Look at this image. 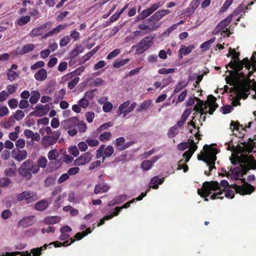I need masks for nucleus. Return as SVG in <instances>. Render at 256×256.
<instances>
[{
  "instance_id": "obj_1",
  "label": "nucleus",
  "mask_w": 256,
  "mask_h": 256,
  "mask_svg": "<svg viewBox=\"0 0 256 256\" xmlns=\"http://www.w3.org/2000/svg\"><path fill=\"white\" fill-rule=\"evenodd\" d=\"M228 66L233 70L228 71L230 76L234 78V80H232V82H230L228 80V77H226V78L228 84L234 86V88H230V92H232V89H236V84L237 82L242 80L240 78H242V80L246 78V74L243 72H240V71L243 68L244 66H245L246 69L249 70L251 68V64L248 58H246L241 60V62H237L236 61L230 60L228 64L226 65V68Z\"/></svg>"
},
{
  "instance_id": "obj_2",
  "label": "nucleus",
  "mask_w": 256,
  "mask_h": 256,
  "mask_svg": "<svg viewBox=\"0 0 256 256\" xmlns=\"http://www.w3.org/2000/svg\"><path fill=\"white\" fill-rule=\"evenodd\" d=\"M253 70H248L247 77L242 80H238L236 82V89L238 94L243 99H246L250 94V91L251 89L252 82H254V80L250 79V76L254 74Z\"/></svg>"
},
{
  "instance_id": "obj_3",
  "label": "nucleus",
  "mask_w": 256,
  "mask_h": 256,
  "mask_svg": "<svg viewBox=\"0 0 256 256\" xmlns=\"http://www.w3.org/2000/svg\"><path fill=\"white\" fill-rule=\"evenodd\" d=\"M38 172V168L30 160L24 162L19 168L20 174L26 180H29L32 177V174H36Z\"/></svg>"
},
{
  "instance_id": "obj_4",
  "label": "nucleus",
  "mask_w": 256,
  "mask_h": 256,
  "mask_svg": "<svg viewBox=\"0 0 256 256\" xmlns=\"http://www.w3.org/2000/svg\"><path fill=\"white\" fill-rule=\"evenodd\" d=\"M203 150L200 154L198 155V160L205 163L208 162L209 160L214 162L216 160V154L218 153V149L212 148L211 146L206 144L204 146Z\"/></svg>"
},
{
  "instance_id": "obj_5",
  "label": "nucleus",
  "mask_w": 256,
  "mask_h": 256,
  "mask_svg": "<svg viewBox=\"0 0 256 256\" xmlns=\"http://www.w3.org/2000/svg\"><path fill=\"white\" fill-rule=\"evenodd\" d=\"M218 188V183L217 182H205L202 184V189L198 190V194L201 197L204 198L205 201H208L206 198L211 194L212 190H216Z\"/></svg>"
},
{
  "instance_id": "obj_6",
  "label": "nucleus",
  "mask_w": 256,
  "mask_h": 256,
  "mask_svg": "<svg viewBox=\"0 0 256 256\" xmlns=\"http://www.w3.org/2000/svg\"><path fill=\"white\" fill-rule=\"evenodd\" d=\"M37 194L30 190H26L16 194V199L18 201L25 200L26 204H30L38 200Z\"/></svg>"
},
{
  "instance_id": "obj_7",
  "label": "nucleus",
  "mask_w": 256,
  "mask_h": 256,
  "mask_svg": "<svg viewBox=\"0 0 256 256\" xmlns=\"http://www.w3.org/2000/svg\"><path fill=\"white\" fill-rule=\"evenodd\" d=\"M153 40L152 36H146L142 39L136 46V54H140L146 51L152 45Z\"/></svg>"
},
{
  "instance_id": "obj_8",
  "label": "nucleus",
  "mask_w": 256,
  "mask_h": 256,
  "mask_svg": "<svg viewBox=\"0 0 256 256\" xmlns=\"http://www.w3.org/2000/svg\"><path fill=\"white\" fill-rule=\"evenodd\" d=\"M114 148L112 146H108L105 148V145L102 144L96 151V158H100L103 155L106 158L110 157L114 153Z\"/></svg>"
},
{
  "instance_id": "obj_9",
  "label": "nucleus",
  "mask_w": 256,
  "mask_h": 256,
  "mask_svg": "<svg viewBox=\"0 0 256 256\" xmlns=\"http://www.w3.org/2000/svg\"><path fill=\"white\" fill-rule=\"evenodd\" d=\"M92 155L90 152H86L82 154L76 159L74 162L75 166H82L89 162L92 159Z\"/></svg>"
},
{
  "instance_id": "obj_10",
  "label": "nucleus",
  "mask_w": 256,
  "mask_h": 256,
  "mask_svg": "<svg viewBox=\"0 0 256 256\" xmlns=\"http://www.w3.org/2000/svg\"><path fill=\"white\" fill-rule=\"evenodd\" d=\"M78 122V118L77 116H72L63 120L61 122V124L64 130H68L76 128Z\"/></svg>"
},
{
  "instance_id": "obj_11",
  "label": "nucleus",
  "mask_w": 256,
  "mask_h": 256,
  "mask_svg": "<svg viewBox=\"0 0 256 256\" xmlns=\"http://www.w3.org/2000/svg\"><path fill=\"white\" fill-rule=\"evenodd\" d=\"M170 12L168 10H162L154 13L152 16L146 20V22L159 21L163 16Z\"/></svg>"
},
{
  "instance_id": "obj_12",
  "label": "nucleus",
  "mask_w": 256,
  "mask_h": 256,
  "mask_svg": "<svg viewBox=\"0 0 256 256\" xmlns=\"http://www.w3.org/2000/svg\"><path fill=\"white\" fill-rule=\"evenodd\" d=\"M12 156L15 160L22 162L26 159L28 156V152L25 150L14 149L12 152Z\"/></svg>"
},
{
  "instance_id": "obj_13",
  "label": "nucleus",
  "mask_w": 256,
  "mask_h": 256,
  "mask_svg": "<svg viewBox=\"0 0 256 256\" xmlns=\"http://www.w3.org/2000/svg\"><path fill=\"white\" fill-rule=\"evenodd\" d=\"M249 158L251 159L252 162L249 164H241L240 170L242 173L241 176L247 174L249 170L256 168V161L254 160V156H250Z\"/></svg>"
},
{
  "instance_id": "obj_14",
  "label": "nucleus",
  "mask_w": 256,
  "mask_h": 256,
  "mask_svg": "<svg viewBox=\"0 0 256 256\" xmlns=\"http://www.w3.org/2000/svg\"><path fill=\"white\" fill-rule=\"evenodd\" d=\"M196 101L197 102V104H195L194 108V114L196 116L200 114V116H202L204 114H207L208 112H204V110L202 108V106L204 104V102L199 98H196Z\"/></svg>"
},
{
  "instance_id": "obj_15",
  "label": "nucleus",
  "mask_w": 256,
  "mask_h": 256,
  "mask_svg": "<svg viewBox=\"0 0 256 256\" xmlns=\"http://www.w3.org/2000/svg\"><path fill=\"white\" fill-rule=\"evenodd\" d=\"M52 22L50 21L46 22L42 24L39 28H34L30 32V36L32 37H36L42 35L44 33V30L48 26H51Z\"/></svg>"
},
{
  "instance_id": "obj_16",
  "label": "nucleus",
  "mask_w": 256,
  "mask_h": 256,
  "mask_svg": "<svg viewBox=\"0 0 256 256\" xmlns=\"http://www.w3.org/2000/svg\"><path fill=\"white\" fill-rule=\"evenodd\" d=\"M216 98L212 95L208 96V102L209 110L208 112L210 114H212L214 110L218 108V104L216 102Z\"/></svg>"
},
{
  "instance_id": "obj_17",
  "label": "nucleus",
  "mask_w": 256,
  "mask_h": 256,
  "mask_svg": "<svg viewBox=\"0 0 256 256\" xmlns=\"http://www.w3.org/2000/svg\"><path fill=\"white\" fill-rule=\"evenodd\" d=\"M35 109L36 110L30 112L29 114L30 116H36V112H42V116L46 115L50 110V106L48 104L42 105L38 104L36 106Z\"/></svg>"
},
{
  "instance_id": "obj_18",
  "label": "nucleus",
  "mask_w": 256,
  "mask_h": 256,
  "mask_svg": "<svg viewBox=\"0 0 256 256\" xmlns=\"http://www.w3.org/2000/svg\"><path fill=\"white\" fill-rule=\"evenodd\" d=\"M50 202L46 199H42L35 204V209L39 212H42L48 208L50 205Z\"/></svg>"
},
{
  "instance_id": "obj_19",
  "label": "nucleus",
  "mask_w": 256,
  "mask_h": 256,
  "mask_svg": "<svg viewBox=\"0 0 256 256\" xmlns=\"http://www.w3.org/2000/svg\"><path fill=\"white\" fill-rule=\"evenodd\" d=\"M110 186H109L107 184L102 183L98 184L95 186L94 190V193L95 194H98L100 193L106 192L110 189Z\"/></svg>"
},
{
  "instance_id": "obj_20",
  "label": "nucleus",
  "mask_w": 256,
  "mask_h": 256,
  "mask_svg": "<svg viewBox=\"0 0 256 256\" xmlns=\"http://www.w3.org/2000/svg\"><path fill=\"white\" fill-rule=\"evenodd\" d=\"M252 124V122H250L248 123V124L246 126L244 127L242 124H240L238 121H233L232 120L230 124V128L232 132H234V130H239L240 128H241L242 130H245V128H250V127L251 124Z\"/></svg>"
},
{
  "instance_id": "obj_21",
  "label": "nucleus",
  "mask_w": 256,
  "mask_h": 256,
  "mask_svg": "<svg viewBox=\"0 0 256 256\" xmlns=\"http://www.w3.org/2000/svg\"><path fill=\"white\" fill-rule=\"evenodd\" d=\"M164 180V178H160L158 176H155L151 179L150 183V186H151V188H152L153 189H158V186L162 184Z\"/></svg>"
},
{
  "instance_id": "obj_22",
  "label": "nucleus",
  "mask_w": 256,
  "mask_h": 256,
  "mask_svg": "<svg viewBox=\"0 0 256 256\" xmlns=\"http://www.w3.org/2000/svg\"><path fill=\"white\" fill-rule=\"evenodd\" d=\"M48 76L46 70L44 68H41L38 70L34 75V77L37 80L43 81L45 80Z\"/></svg>"
},
{
  "instance_id": "obj_23",
  "label": "nucleus",
  "mask_w": 256,
  "mask_h": 256,
  "mask_svg": "<svg viewBox=\"0 0 256 256\" xmlns=\"http://www.w3.org/2000/svg\"><path fill=\"white\" fill-rule=\"evenodd\" d=\"M42 142L43 146L46 148L54 145L57 142L51 136H44Z\"/></svg>"
},
{
  "instance_id": "obj_24",
  "label": "nucleus",
  "mask_w": 256,
  "mask_h": 256,
  "mask_svg": "<svg viewBox=\"0 0 256 256\" xmlns=\"http://www.w3.org/2000/svg\"><path fill=\"white\" fill-rule=\"evenodd\" d=\"M60 220V217L59 216H48L44 219V222L48 225L54 224L58 223Z\"/></svg>"
},
{
  "instance_id": "obj_25",
  "label": "nucleus",
  "mask_w": 256,
  "mask_h": 256,
  "mask_svg": "<svg viewBox=\"0 0 256 256\" xmlns=\"http://www.w3.org/2000/svg\"><path fill=\"white\" fill-rule=\"evenodd\" d=\"M229 186L234 188L236 194H240L241 195L250 194L252 192V190L248 192H244V188L242 186H238L236 184H231Z\"/></svg>"
},
{
  "instance_id": "obj_26",
  "label": "nucleus",
  "mask_w": 256,
  "mask_h": 256,
  "mask_svg": "<svg viewBox=\"0 0 256 256\" xmlns=\"http://www.w3.org/2000/svg\"><path fill=\"white\" fill-rule=\"evenodd\" d=\"M191 110L190 108L186 109L182 114L180 119L178 120L176 124L178 126H182L187 120L188 116L191 113Z\"/></svg>"
},
{
  "instance_id": "obj_27",
  "label": "nucleus",
  "mask_w": 256,
  "mask_h": 256,
  "mask_svg": "<svg viewBox=\"0 0 256 256\" xmlns=\"http://www.w3.org/2000/svg\"><path fill=\"white\" fill-rule=\"evenodd\" d=\"M34 218L33 216L24 217L20 222V224L24 227L30 226L34 224Z\"/></svg>"
},
{
  "instance_id": "obj_28",
  "label": "nucleus",
  "mask_w": 256,
  "mask_h": 256,
  "mask_svg": "<svg viewBox=\"0 0 256 256\" xmlns=\"http://www.w3.org/2000/svg\"><path fill=\"white\" fill-rule=\"evenodd\" d=\"M230 56H232V61H236L237 62H241V61L240 60L239 56L240 53L237 52L234 49H232L231 48H228V53L226 54L228 57H229Z\"/></svg>"
},
{
  "instance_id": "obj_29",
  "label": "nucleus",
  "mask_w": 256,
  "mask_h": 256,
  "mask_svg": "<svg viewBox=\"0 0 256 256\" xmlns=\"http://www.w3.org/2000/svg\"><path fill=\"white\" fill-rule=\"evenodd\" d=\"M151 22H146V20L145 22H142V24H139L138 26V28L140 30H153L156 29L158 26L159 25H156L154 24H152V27L150 28L149 25L146 24L145 23H150Z\"/></svg>"
},
{
  "instance_id": "obj_30",
  "label": "nucleus",
  "mask_w": 256,
  "mask_h": 256,
  "mask_svg": "<svg viewBox=\"0 0 256 256\" xmlns=\"http://www.w3.org/2000/svg\"><path fill=\"white\" fill-rule=\"evenodd\" d=\"M196 150V148L194 146L192 149L189 148L188 150L185 152L182 155L184 158H185L184 162H188L192 156L194 152Z\"/></svg>"
},
{
  "instance_id": "obj_31",
  "label": "nucleus",
  "mask_w": 256,
  "mask_h": 256,
  "mask_svg": "<svg viewBox=\"0 0 256 256\" xmlns=\"http://www.w3.org/2000/svg\"><path fill=\"white\" fill-rule=\"evenodd\" d=\"M40 96V93L38 90H34L32 92V96L29 100V101L32 104H36Z\"/></svg>"
},
{
  "instance_id": "obj_32",
  "label": "nucleus",
  "mask_w": 256,
  "mask_h": 256,
  "mask_svg": "<svg viewBox=\"0 0 256 256\" xmlns=\"http://www.w3.org/2000/svg\"><path fill=\"white\" fill-rule=\"evenodd\" d=\"M47 159L44 156H40V158L37 160V164H36V166L38 168V172L40 170V168H44L46 166L47 164Z\"/></svg>"
},
{
  "instance_id": "obj_33",
  "label": "nucleus",
  "mask_w": 256,
  "mask_h": 256,
  "mask_svg": "<svg viewBox=\"0 0 256 256\" xmlns=\"http://www.w3.org/2000/svg\"><path fill=\"white\" fill-rule=\"evenodd\" d=\"M232 18V14H230L226 18L220 21L218 24L222 28L224 29L230 23Z\"/></svg>"
},
{
  "instance_id": "obj_34",
  "label": "nucleus",
  "mask_w": 256,
  "mask_h": 256,
  "mask_svg": "<svg viewBox=\"0 0 256 256\" xmlns=\"http://www.w3.org/2000/svg\"><path fill=\"white\" fill-rule=\"evenodd\" d=\"M59 156V153L56 149L50 150L48 154V157L49 160H56Z\"/></svg>"
},
{
  "instance_id": "obj_35",
  "label": "nucleus",
  "mask_w": 256,
  "mask_h": 256,
  "mask_svg": "<svg viewBox=\"0 0 256 256\" xmlns=\"http://www.w3.org/2000/svg\"><path fill=\"white\" fill-rule=\"evenodd\" d=\"M56 178L54 176H49L47 177L44 182V184L46 187H50L54 186L56 183Z\"/></svg>"
},
{
  "instance_id": "obj_36",
  "label": "nucleus",
  "mask_w": 256,
  "mask_h": 256,
  "mask_svg": "<svg viewBox=\"0 0 256 256\" xmlns=\"http://www.w3.org/2000/svg\"><path fill=\"white\" fill-rule=\"evenodd\" d=\"M34 48V45L32 44H28L24 45L20 52L22 54H26L28 52L32 51Z\"/></svg>"
},
{
  "instance_id": "obj_37",
  "label": "nucleus",
  "mask_w": 256,
  "mask_h": 256,
  "mask_svg": "<svg viewBox=\"0 0 256 256\" xmlns=\"http://www.w3.org/2000/svg\"><path fill=\"white\" fill-rule=\"evenodd\" d=\"M152 104V100H144L140 105V106L138 108L136 112H140L142 110H146L148 106Z\"/></svg>"
},
{
  "instance_id": "obj_38",
  "label": "nucleus",
  "mask_w": 256,
  "mask_h": 256,
  "mask_svg": "<svg viewBox=\"0 0 256 256\" xmlns=\"http://www.w3.org/2000/svg\"><path fill=\"white\" fill-rule=\"evenodd\" d=\"M24 116V112L22 110H17L14 116H11L10 117V120H12V119H16L17 120H22Z\"/></svg>"
},
{
  "instance_id": "obj_39",
  "label": "nucleus",
  "mask_w": 256,
  "mask_h": 256,
  "mask_svg": "<svg viewBox=\"0 0 256 256\" xmlns=\"http://www.w3.org/2000/svg\"><path fill=\"white\" fill-rule=\"evenodd\" d=\"M244 185L242 186L244 188V192H248L250 190H252V192L254 190V187L250 184H248L244 178H239Z\"/></svg>"
},
{
  "instance_id": "obj_40",
  "label": "nucleus",
  "mask_w": 256,
  "mask_h": 256,
  "mask_svg": "<svg viewBox=\"0 0 256 256\" xmlns=\"http://www.w3.org/2000/svg\"><path fill=\"white\" fill-rule=\"evenodd\" d=\"M188 84V82H185L184 80H180L178 82L177 85L176 86L174 90V93L176 94L179 92L180 90H182L183 88H185Z\"/></svg>"
},
{
  "instance_id": "obj_41",
  "label": "nucleus",
  "mask_w": 256,
  "mask_h": 256,
  "mask_svg": "<svg viewBox=\"0 0 256 256\" xmlns=\"http://www.w3.org/2000/svg\"><path fill=\"white\" fill-rule=\"evenodd\" d=\"M129 62L128 59L120 60L116 59L113 63V66L115 68H119L120 66L124 65Z\"/></svg>"
},
{
  "instance_id": "obj_42",
  "label": "nucleus",
  "mask_w": 256,
  "mask_h": 256,
  "mask_svg": "<svg viewBox=\"0 0 256 256\" xmlns=\"http://www.w3.org/2000/svg\"><path fill=\"white\" fill-rule=\"evenodd\" d=\"M194 48V46L193 45H190L188 47H186L182 45L181 46L180 50V52L184 54V55H187L191 52Z\"/></svg>"
},
{
  "instance_id": "obj_43",
  "label": "nucleus",
  "mask_w": 256,
  "mask_h": 256,
  "mask_svg": "<svg viewBox=\"0 0 256 256\" xmlns=\"http://www.w3.org/2000/svg\"><path fill=\"white\" fill-rule=\"evenodd\" d=\"M80 81V78L75 76L68 83V87L70 90L73 89Z\"/></svg>"
},
{
  "instance_id": "obj_44",
  "label": "nucleus",
  "mask_w": 256,
  "mask_h": 256,
  "mask_svg": "<svg viewBox=\"0 0 256 256\" xmlns=\"http://www.w3.org/2000/svg\"><path fill=\"white\" fill-rule=\"evenodd\" d=\"M232 174L234 175V179L236 180H239V176H241L242 173L240 170V168L236 167L232 169V168L230 169Z\"/></svg>"
},
{
  "instance_id": "obj_45",
  "label": "nucleus",
  "mask_w": 256,
  "mask_h": 256,
  "mask_svg": "<svg viewBox=\"0 0 256 256\" xmlns=\"http://www.w3.org/2000/svg\"><path fill=\"white\" fill-rule=\"evenodd\" d=\"M112 134L110 132H105L99 136V139L102 142H106L110 140Z\"/></svg>"
},
{
  "instance_id": "obj_46",
  "label": "nucleus",
  "mask_w": 256,
  "mask_h": 256,
  "mask_svg": "<svg viewBox=\"0 0 256 256\" xmlns=\"http://www.w3.org/2000/svg\"><path fill=\"white\" fill-rule=\"evenodd\" d=\"M216 39L215 37L212 38L210 40L202 43L200 46V48H204L205 50H208L209 49L210 45L215 42Z\"/></svg>"
},
{
  "instance_id": "obj_47",
  "label": "nucleus",
  "mask_w": 256,
  "mask_h": 256,
  "mask_svg": "<svg viewBox=\"0 0 256 256\" xmlns=\"http://www.w3.org/2000/svg\"><path fill=\"white\" fill-rule=\"evenodd\" d=\"M8 78L11 82L15 80L18 77V74L11 69H8L7 73Z\"/></svg>"
},
{
  "instance_id": "obj_48",
  "label": "nucleus",
  "mask_w": 256,
  "mask_h": 256,
  "mask_svg": "<svg viewBox=\"0 0 256 256\" xmlns=\"http://www.w3.org/2000/svg\"><path fill=\"white\" fill-rule=\"evenodd\" d=\"M152 162L147 160L143 161L141 164L142 168L145 170H150L152 168Z\"/></svg>"
},
{
  "instance_id": "obj_49",
  "label": "nucleus",
  "mask_w": 256,
  "mask_h": 256,
  "mask_svg": "<svg viewBox=\"0 0 256 256\" xmlns=\"http://www.w3.org/2000/svg\"><path fill=\"white\" fill-rule=\"evenodd\" d=\"M30 20V17L29 16H22L18 22L19 26H23L28 23Z\"/></svg>"
},
{
  "instance_id": "obj_50",
  "label": "nucleus",
  "mask_w": 256,
  "mask_h": 256,
  "mask_svg": "<svg viewBox=\"0 0 256 256\" xmlns=\"http://www.w3.org/2000/svg\"><path fill=\"white\" fill-rule=\"evenodd\" d=\"M178 126L176 124L174 126L170 128L169 130L168 134V137L174 138V136H175L176 134H177L178 132Z\"/></svg>"
},
{
  "instance_id": "obj_51",
  "label": "nucleus",
  "mask_w": 256,
  "mask_h": 256,
  "mask_svg": "<svg viewBox=\"0 0 256 256\" xmlns=\"http://www.w3.org/2000/svg\"><path fill=\"white\" fill-rule=\"evenodd\" d=\"M78 130L80 132H86L87 129V126L86 124L83 121H80L78 120Z\"/></svg>"
},
{
  "instance_id": "obj_52",
  "label": "nucleus",
  "mask_w": 256,
  "mask_h": 256,
  "mask_svg": "<svg viewBox=\"0 0 256 256\" xmlns=\"http://www.w3.org/2000/svg\"><path fill=\"white\" fill-rule=\"evenodd\" d=\"M11 180L8 178H0V186L6 187L11 184Z\"/></svg>"
},
{
  "instance_id": "obj_53",
  "label": "nucleus",
  "mask_w": 256,
  "mask_h": 256,
  "mask_svg": "<svg viewBox=\"0 0 256 256\" xmlns=\"http://www.w3.org/2000/svg\"><path fill=\"white\" fill-rule=\"evenodd\" d=\"M215 162H216V160L214 161V162H213L209 160L208 161V162L206 163L207 164L208 166V167H209V171H208V172H204L205 174L209 176L211 174V172L212 171V169H216V167L214 166Z\"/></svg>"
},
{
  "instance_id": "obj_54",
  "label": "nucleus",
  "mask_w": 256,
  "mask_h": 256,
  "mask_svg": "<svg viewBox=\"0 0 256 256\" xmlns=\"http://www.w3.org/2000/svg\"><path fill=\"white\" fill-rule=\"evenodd\" d=\"M84 50V48L82 46H76L71 52V54L73 56H76Z\"/></svg>"
},
{
  "instance_id": "obj_55",
  "label": "nucleus",
  "mask_w": 256,
  "mask_h": 256,
  "mask_svg": "<svg viewBox=\"0 0 256 256\" xmlns=\"http://www.w3.org/2000/svg\"><path fill=\"white\" fill-rule=\"evenodd\" d=\"M250 62L251 67H252V70L254 72H256V52H254L252 54Z\"/></svg>"
},
{
  "instance_id": "obj_56",
  "label": "nucleus",
  "mask_w": 256,
  "mask_h": 256,
  "mask_svg": "<svg viewBox=\"0 0 256 256\" xmlns=\"http://www.w3.org/2000/svg\"><path fill=\"white\" fill-rule=\"evenodd\" d=\"M176 71V68H162L158 70V73L160 74H168L170 73H174Z\"/></svg>"
},
{
  "instance_id": "obj_57",
  "label": "nucleus",
  "mask_w": 256,
  "mask_h": 256,
  "mask_svg": "<svg viewBox=\"0 0 256 256\" xmlns=\"http://www.w3.org/2000/svg\"><path fill=\"white\" fill-rule=\"evenodd\" d=\"M115 200L116 201L118 204H120L126 200L128 196L126 194H121L118 196H116L114 198Z\"/></svg>"
},
{
  "instance_id": "obj_58",
  "label": "nucleus",
  "mask_w": 256,
  "mask_h": 256,
  "mask_svg": "<svg viewBox=\"0 0 256 256\" xmlns=\"http://www.w3.org/2000/svg\"><path fill=\"white\" fill-rule=\"evenodd\" d=\"M70 41V36H66L62 38L60 42V46L61 47L66 46Z\"/></svg>"
},
{
  "instance_id": "obj_59",
  "label": "nucleus",
  "mask_w": 256,
  "mask_h": 256,
  "mask_svg": "<svg viewBox=\"0 0 256 256\" xmlns=\"http://www.w3.org/2000/svg\"><path fill=\"white\" fill-rule=\"evenodd\" d=\"M99 48L96 46L92 49L90 52H88L86 56H84V62L90 59V58L97 52Z\"/></svg>"
},
{
  "instance_id": "obj_60",
  "label": "nucleus",
  "mask_w": 256,
  "mask_h": 256,
  "mask_svg": "<svg viewBox=\"0 0 256 256\" xmlns=\"http://www.w3.org/2000/svg\"><path fill=\"white\" fill-rule=\"evenodd\" d=\"M8 105L12 109L16 108L18 107V102L14 98H11L8 101Z\"/></svg>"
},
{
  "instance_id": "obj_61",
  "label": "nucleus",
  "mask_w": 256,
  "mask_h": 256,
  "mask_svg": "<svg viewBox=\"0 0 256 256\" xmlns=\"http://www.w3.org/2000/svg\"><path fill=\"white\" fill-rule=\"evenodd\" d=\"M44 65V62L43 61H38L34 64L31 66L30 68L32 70H36L38 68L43 67Z\"/></svg>"
},
{
  "instance_id": "obj_62",
  "label": "nucleus",
  "mask_w": 256,
  "mask_h": 256,
  "mask_svg": "<svg viewBox=\"0 0 256 256\" xmlns=\"http://www.w3.org/2000/svg\"><path fill=\"white\" fill-rule=\"evenodd\" d=\"M222 112L224 114L230 112L233 110V107L230 105H226L221 108Z\"/></svg>"
},
{
  "instance_id": "obj_63",
  "label": "nucleus",
  "mask_w": 256,
  "mask_h": 256,
  "mask_svg": "<svg viewBox=\"0 0 256 256\" xmlns=\"http://www.w3.org/2000/svg\"><path fill=\"white\" fill-rule=\"evenodd\" d=\"M126 140L124 137H120L116 140L115 146L118 148H121L124 144Z\"/></svg>"
},
{
  "instance_id": "obj_64",
  "label": "nucleus",
  "mask_w": 256,
  "mask_h": 256,
  "mask_svg": "<svg viewBox=\"0 0 256 256\" xmlns=\"http://www.w3.org/2000/svg\"><path fill=\"white\" fill-rule=\"evenodd\" d=\"M244 9L245 7L243 4H240L237 8L232 14V16L240 14L244 10Z\"/></svg>"
}]
</instances>
